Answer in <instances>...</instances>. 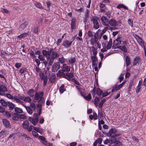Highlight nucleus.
I'll list each match as a JSON object with an SVG mask.
<instances>
[{"label":"nucleus","mask_w":146,"mask_h":146,"mask_svg":"<svg viewBox=\"0 0 146 146\" xmlns=\"http://www.w3.org/2000/svg\"><path fill=\"white\" fill-rule=\"evenodd\" d=\"M16 135V134L15 133H13L10 134L8 137V139H9L13 137V139H15V138Z\"/></svg>","instance_id":"48"},{"label":"nucleus","mask_w":146,"mask_h":146,"mask_svg":"<svg viewBox=\"0 0 146 146\" xmlns=\"http://www.w3.org/2000/svg\"><path fill=\"white\" fill-rule=\"evenodd\" d=\"M62 70H59L57 74V76L59 77H62L64 78L66 75H65V73Z\"/></svg>","instance_id":"16"},{"label":"nucleus","mask_w":146,"mask_h":146,"mask_svg":"<svg viewBox=\"0 0 146 146\" xmlns=\"http://www.w3.org/2000/svg\"><path fill=\"white\" fill-rule=\"evenodd\" d=\"M99 19V18L96 16H93L92 17L91 21L93 22V24L96 23H98V21Z\"/></svg>","instance_id":"24"},{"label":"nucleus","mask_w":146,"mask_h":146,"mask_svg":"<svg viewBox=\"0 0 146 146\" xmlns=\"http://www.w3.org/2000/svg\"><path fill=\"white\" fill-rule=\"evenodd\" d=\"M38 58L41 61H43L44 60V58L42 55L40 54L38 56Z\"/></svg>","instance_id":"54"},{"label":"nucleus","mask_w":146,"mask_h":146,"mask_svg":"<svg viewBox=\"0 0 146 146\" xmlns=\"http://www.w3.org/2000/svg\"><path fill=\"white\" fill-rule=\"evenodd\" d=\"M9 108L11 109H13L15 107V104H13L12 102H7V105Z\"/></svg>","instance_id":"28"},{"label":"nucleus","mask_w":146,"mask_h":146,"mask_svg":"<svg viewBox=\"0 0 146 146\" xmlns=\"http://www.w3.org/2000/svg\"><path fill=\"white\" fill-rule=\"evenodd\" d=\"M76 61V58L75 57H72L69 60V62L71 64L74 63Z\"/></svg>","instance_id":"42"},{"label":"nucleus","mask_w":146,"mask_h":146,"mask_svg":"<svg viewBox=\"0 0 146 146\" xmlns=\"http://www.w3.org/2000/svg\"><path fill=\"white\" fill-rule=\"evenodd\" d=\"M127 22L129 26H130L132 27H133V21L131 20V19H129L128 20Z\"/></svg>","instance_id":"49"},{"label":"nucleus","mask_w":146,"mask_h":146,"mask_svg":"<svg viewBox=\"0 0 146 146\" xmlns=\"http://www.w3.org/2000/svg\"><path fill=\"white\" fill-rule=\"evenodd\" d=\"M99 33L96 32L94 35V37H92L90 40V43L92 46H94L95 43L97 45L98 47L100 48L101 47V44L99 42Z\"/></svg>","instance_id":"1"},{"label":"nucleus","mask_w":146,"mask_h":146,"mask_svg":"<svg viewBox=\"0 0 146 146\" xmlns=\"http://www.w3.org/2000/svg\"><path fill=\"white\" fill-rule=\"evenodd\" d=\"M141 86H137L136 89V92L137 93H138L140 91L141 88Z\"/></svg>","instance_id":"60"},{"label":"nucleus","mask_w":146,"mask_h":146,"mask_svg":"<svg viewBox=\"0 0 146 146\" xmlns=\"http://www.w3.org/2000/svg\"><path fill=\"white\" fill-rule=\"evenodd\" d=\"M91 58L92 61V65L93 66H96L97 64V59L96 56H92Z\"/></svg>","instance_id":"15"},{"label":"nucleus","mask_w":146,"mask_h":146,"mask_svg":"<svg viewBox=\"0 0 146 146\" xmlns=\"http://www.w3.org/2000/svg\"><path fill=\"white\" fill-rule=\"evenodd\" d=\"M126 65L128 66L130 63V58L129 57L127 56L126 58Z\"/></svg>","instance_id":"43"},{"label":"nucleus","mask_w":146,"mask_h":146,"mask_svg":"<svg viewBox=\"0 0 146 146\" xmlns=\"http://www.w3.org/2000/svg\"><path fill=\"white\" fill-rule=\"evenodd\" d=\"M62 70L64 72H68L70 71V67L66 64H64L61 66Z\"/></svg>","instance_id":"10"},{"label":"nucleus","mask_w":146,"mask_h":146,"mask_svg":"<svg viewBox=\"0 0 146 146\" xmlns=\"http://www.w3.org/2000/svg\"><path fill=\"white\" fill-rule=\"evenodd\" d=\"M42 80H43L44 85V86H45L46 85L47 82V76H44V78H42Z\"/></svg>","instance_id":"46"},{"label":"nucleus","mask_w":146,"mask_h":146,"mask_svg":"<svg viewBox=\"0 0 146 146\" xmlns=\"http://www.w3.org/2000/svg\"><path fill=\"white\" fill-rule=\"evenodd\" d=\"M15 112L17 113H21L23 112L22 109L20 108H15Z\"/></svg>","instance_id":"35"},{"label":"nucleus","mask_w":146,"mask_h":146,"mask_svg":"<svg viewBox=\"0 0 146 146\" xmlns=\"http://www.w3.org/2000/svg\"><path fill=\"white\" fill-rule=\"evenodd\" d=\"M81 95L84 98L85 100L88 101L90 100L92 98L91 95L90 94H89L87 96H86L83 93V94Z\"/></svg>","instance_id":"23"},{"label":"nucleus","mask_w":146,"mask_h":146,"mask_svg":"<svg viewBox=\"0 0 146 146\" xmlns=\"http://www.w3.org/2000/svg\"><path fill=\"white\" fill-rule=\"evenodd\" d=\"M12 119L14 121H18L19 120V117L18 116L15 115L12 117Z\"/></svg>","instance_id":"52"},{"label":"nucleus","mask_w":146,"mask_h":146,"mask_svg":"<svg viewBox=\"0 0 146 146\" xmlns=\"http://www.w3.org/2000/svg\"><path fill=\"white\" fill-rule=\"evenodd\" d=\"M29 122L27 121H25L22 124V127L25 129H27L28 128L29 125Z\"/></svg>","instance_id":"19"},{"label":"nucleus","mask_w":146,"mask_h":146,"mask_svg":"<svg viewBox=\"0 0 146 146\" xmlns=\"http://www.w3.org/2000/svg\"><path fill=\"white\" fill-rule=\"evenodd\" d=\"M59 54L56 51H52L51 56V58L54 59L56 58L59 56Z\"/></svg>","instance_id":"22"},{"label":"nucleus","mask_w":146,"mask_h":146,"mask_svg":"<svg viewBox=\"0 0 146 146\" xmlns=\"http://www.w3.org/2000/svg\"><path fill=\"white\" fill-rule=\"evenodd\" d=\"M124 73H122L119 78V82H121L122 80H123L124 78L123 76L124 75Z\"/></svg>","instance_id":"58"},{"label":"nucleus","mask_w":146,"mask_h":146,"mask_svg":"<svg viewBox=\"0 0 146 146\" xmlns=\"http://www.w3.org/2000/svg\"><path fill=\"white\" fill-rule=\"evenodd\" d=\"M35 5L36 7L40 9H43L42 5L40 3H36L35 4Z\"/></svg>","instance_id":"45"},{"label":"nucleus","mask_w":146,"mask_h":146,"mask_svg":"<svg viewBox=\"0 0 146 146\" xmlns=\"http://www.w3.org/2000/svg\"><path fill=\"white\" fill-rule=\"evenodd\" d=\"M60 66L59 63L56 62L54 63L53 64L52 68V70L53 72H56L59 69Z\"/></svg>","instance_id":"6"},{"label":"nucleus","mask_w":146,"mask_h":146,"mask_svg":"<svg viewBox=\"0 0 146 146\" xmlns=\"http://www.w3.org/2000/svg\"><path fill=\"white\" fill-rule=\"evenodd\" d=\"M97 94L99 96L102 95L103 94V92L100 89L98 88L96 90Z\"/></svg>","instance_id":"39"},{"label":"nucleus","mask_w":146,"mask_h":146,"mask_svg":"<svg viewBox=\"0 0 146 146\" xmlns=\"http://www.w3.org/2000/svg\"><path fill=\"white\" fill-rule=\"evenodd\" d=\"M137 42H138L139 44L142 47H143L144 46V42L142 39L139 36H137L135 37Z\"/></svg>","instance_id":"11"},{"label":"nucleus","mask_w":146,"mask_h":146,"mask_svg":"<svg viewBox=\"0 0 146 146\" xmlns=\"http://www.w3.org/2000/svg\"><path fill=\"white\" fill-rule=\"evenodd\" d=\"M141 59L139 56L136 57L134 59L133 62V65L139 64V62H141Z\"/></svg>","instance_id":"12"},{"label":"nucleus","mask_w":146,"mask_h":146,"mask_svg":"<svg viewBox=\"0 0 146 146\" xmlns=\"http://www.w3.org/2000/svg\"><path fill=\"white\" fill-rule=\"evenodd\" d=\"M35 52L32 50H31L30 52V55L33 58H35L36 57L35 55Z\"/></svg>","instance_id":"51"},{"label":"nucleus","mask_w":146,"mask_h":146,"mask_svg":"<svg viewBox=\"0 0 146 146\" xmlns=\"http://www.w3.org/2000/svg\"><path fill=\"white\" fill-rule=\"evenodd\" d=\"M28 35L27 33H24L18 36L17 37L19 39H21L27 36Z\"/></svg>","instance_id":"29"},{"label":"nucleus","mask_w":146,"mask_h":146,"mask_svg":"<svg viewBox=\"0 0 146 146\" xmlns=\"http://www.w3.org/2000/svg\"><path fill=\"white\" fill-rule=\"evenodd\" d=\"M6 96L8 98L11 99H13V101H15L17 103H19L24 106L23 104V101H20L19 100V99H18L19 96L18 97L17 96H15L13 97L11 95L9 94H6Z\"/></svg>","instance_id":"2"},{"label":"nucleus","mask_w":146,"mask_h":146,"mask_svg":"<svg viewBox=\"0 0 146 146\" xmlns=\"http://www.w3.org/2000/svg\"><path fill=\"white\" fill-rule=\"evenodd\" d=\"M7 91V90L6 87L3 85H0V95H5V92Z\"/></svg>","instance_id":"7"},{"label":"nucleus","mask_w":146,"mask_h":146,"mask_svg":"<svg viewBox=\"0 0 146 146\" xmlns=\"http://www.w3.org/2000/svg\"><path fill=\"white\" fill-rule=\"evenodd\" d=\"M32 135L35 137H38V134L37 132L36 131H32Z\"/></svg>","instance_id":"56"},{"label":"nucleus","mask_w":146,"mask_h":146,"mask_svg":"<svg viewBox=\"0 0 146 146\" xmlns=\"http://www.w3.org/2000/svg\"><path fill=\"white\" fill-rule=\"evenodd\" d=\"M50 57H48L47 58V62H49V65H51L54 62V58H51L49 59Z\"/></svg>","instance_id":"30"},{"label":"nucleus","mask_w":146,"mask_h":146,"mask_svg":"<svg viewBox=\"0 0 146 146\" xmlns=\"http://www.w3.org/2000/svg\"><path fill=\"white\" fill-rule=\"evenodd\" d=\"M65 78L67 80H71V78L73 77V74L72 73L70 72L69 73H65Z\"/></svg>","instance_id":"17"},{"label":"nucleus","mask_w":146,"mask_h":146,"mask_svg":"<svg viewBox=\"0 0 146 146\" xmlns=\"http://www.w3.org/2000/svg\"><path fill=\"white\" fill-rule=\"evenodd\" d=\"M112 43V40L111 39H110L106 46L107 50H108L111 48V46Z\"/></svg>","instance_id":"34"},{"label":"nucleus","mask_w":146,"mask_h":146,"mask_svg":"<svg viewBox=\"0 0 146 146\" xmlns=\"http://www.w3.org/2000/svg\"><path fill=\"white\" fill-rule=\"evenodd\" d=\"M18 99H19L20 101L23 100L25 102L29 103H30L31 101V99L28 96L25 97L23 95H19Z\"/></svg>","instance_id":"4"},{"label":"nucleus","mask_w":146,"mask_h":146,"mask_svg":"<svg viewBox=\"0 0 146 146\" xmlns=\"http://www.w3.org/2000/svg\"><path fill=\"white\" fill-rule=\"evenodd\" d=\"M76 21L75 18H73L71 20V28L72 29H74L76 27Z\"/></svg>","instance_id":"20"},{"label":"nucleus","mask_w":146,"mask_h":146,"mask_svg":"<svg viewBox=\"0 0 146 146\" xmlns=\"http://www.w3.org/2000/svg\"><path fill=\"white\" fill-rule=\"evenodd\" d=\"M56 79V76L53 73L50 78V80L51 83H53L54 82Z\"/></svg>","instance_id":"26"},{"label":"nucleus","mask_w":146,"mask_h":146,"mask_svg":"<svg viewBox=\"0 0 146 146\" xmlns=\"http://www.w3.org/2000/svg\"><path fill=\"white\" fill-rule=\"evenodd\" d=\"M53 50V49L51 48L48 51H47V55H48L49 57H50Z\"/></svg>","instance_id":"53"},{"label":"nucleus","mask_w":146,"mask_h":146,"mask_svg":"<svg viewBox=\"0 0 146 146\" xmlns=\"http://www.w3.org/2000/svg\"><path fill=\"white\" fill-rule=\"evenodd\" d=\"M117 86L116 85H115V86H114L113 87V89L112 90H111V92H114L115 91H117L118 90H117Z\"/></svg>","instance_id":"62"},{"label":"nucleus","mask_w":146,"mask_h":146,"mask_svg":"<svg viewBox=\"0 0 146 146\" xmlns=\"http://www.w3.org/2000/svg\"><path fill=\"white\" fill-rule=\"evenodd\" d=\"M119 135V134H115L111 136V137L110 139V143H113L114 142H115L116 139L115 137L118 136Z\"/></svg>","instance_id":"18"},{"label":"nucleus","mask_w":146,"mask_h":146,"mask_svg":"<svg viewBox=\"0 0 146 146\" xmlns=\"http://www.w3.org/2000/svg\"><path fill=\"white\" fill-rule=\"evenodd\" d=\"M29 120L34 125H36L38 121L37 114L36 113H34L33 117H29Z\"/></svg>","instance_id":"3"},{"label":"nucleus","mask_w":146,"mask_h":146,"mask_svg":"<svg viewBox=\"0 0 146 146\" xmlns=\"http://www.w3.org/2000/svg\"><path fill=\"white\" fill-rule=\"evenodd\" d=\"M39 76H40V78L41 79H42V78H44V76H46L45 75H44V74H43V73H42V72H40L39 73Z\"/></svg>","instance_id":"59"},{"label":"nucleus","mask_w":146,"mask_h":146,"mask_svg":"<svg viewBox=\"0 0 146 146\" xmlns=\"http://www.w3.org/2000/svg\"><path fill=\"white\" fill-rule=\"evenodd\" d=\"M117 8L118 9H120L121 8H123L125 9H127V10L128 9V7L124 5L123 4H120L118 5L117 6Z\"/></svg>","instance_id":"37"},{"label":"nucleus","mask_w":146,"mask_h":146,"mask_svg":"<svg viewBox=\"0 0 146 146\" xmlns=\"http://www.w3.org/2000/svg\"><path fill=\"white\" fill-rule=\"evenodd\" d=\"M34 91L33 89H31L27 92V94L30 96L33 97L34 95Z\"/></svg>","instance_id":"25"},{"label":"nucleus","mask_w":146,"mask_h":146,"mask_svg":"<svg viewBox=\"0 0 146 146\" xmlns=\"http://www.w3.org/2000/svg\"><path fill=\"white\" fill-rule=\"evenodd\" d=\"M72 42V41L66 40L63 41L62 45L64 47L68 48L71 45Z\"/></svg>","instance_id":"8"},{"label":"nucleus","mask_w":146,"mask_h":146,"mask_svg":"<svg viewBox=\"0 0 146 146\" xmlns=\"http://www.w3.org/2000/svg\"><path fill=\"white\" fill-rule=\"evenodd\" d=\"M64 85H62L59 88V90L60 93H63V92L65 90V89L64 88Z\"/></svg>","instance_id":"33"},{"label":"nucleus","mask_w":146,"mask_h":146,"mask_svg":"<svg viewBox=\"0 0 146 146\" xmlns=\"http://www.w3.org/2000/svg\"><path fill=\"white\" fill-rule=\"evenodd\" d=\"M34 130L42 134L43 132V130L42 129L39 127H34Z\"/></svg>","instance_id":"27"},{"label":"nucleus","mask_w":146,"mask_h":146,"mask_svg":"<svg viewBox=\"0 0 146 146\" xmlns=\"http://www.w3.org/2000/svg\"><path fill=\"white\" fill-rule=\"evenodd\" d=\"M26 107V109L27 110V112L30 114H31L33 113V110L31 109V108L28 107H26Z\"/></svg>","instance_id":"38"},{"label":"nucleus","mask_w":146,"mask_h":146,"mask_svg":"<svg viewBox=\"0 0 146 146\" xmlns=\"http://www.w3.org/2000/svg\"><path fill=\"white\" fill-rule=\"evenodd\" d=\"M43 93L42 92H36L35 95V98L36 100L41 99L43 96Z\"/></svg>","instance_id":"9"},{"label":"nucleus","mask_w":146,"mask_h":146,"mask_svg":"<svg viewBox=\"0 0 146 146\" xmlns=\"http://www.w3.org/2000/svg\"><path fill=\"white\" fill-rule=\"evenodd\" d=\"M90 11L89 10L87 9L86 10V12L85 13V19H87L88 18L89 16V13H90Z\"/></svg>","instance_id":"41"},{"label":"nucleus","mask_w":146,"mask_h":146,"mask_svg":"<svg viewBox=\"0 0 146 146\" xmlns=\"http://www.w3.org/2000/svg\"><path fill=\"white\" fill-rule=\"evenodd\" d=\"M92 48L93 49L92 51H93V54L94 55V56H96V55L97 54V52H96V51H95V50H96V48L94 46H93L92 47Z\"/></svg>","instance_id":"61"},{"label":"nucleus","mask_w":146,"mask_h":146,"mask_svg":"<svg viewBox=\"0 0 146 146\" xmlns=\"http://www.w3.org/2000/svg\"><path fill=\"white\" fill-rule=\"evenodd\" d=\"M99 101L100 99L96 97L95 98L94 100V104L96 106H98Z\"/></svg>","instance_id":"36"},{"label":"nucleus","mask_w":146,"mask_h":146,"mask_svg":"<svg viewBox=\"0 0 146 146\" xmlns=\"http://www.w3.org/2000/svg\"><path fill=\"white\" fill-rule=\"evenodd\" d=\"M35 127L33 126L32 125H30L29 127H28V128H27V129L28 131H31L33 129L34 130V127Z\"/></svg>","instance_id":"55"},{"label":"nucleus","mask_w":146,"mask_h":146,"mask_svg":"<svg viewBox=\"0 0 146 146\" xmlns=\"http://www.w3.org/2000/svg\"><path fill=\"white\" fill-rule=\"evenodd\" d=\"M106 101V99H104L100 103L99 105V106L100 108H102L103 104Z\"/></svg>","instance_id":"47"},{"label":"nucleus","mask_w":146,"mask_h":146,"mask_svg":"<svg viewBox=\"0 0 146 146\" xmlns=\"http://www.w3.org/2000/svg\"><path fill=\"white\" fill-rule=\"evenodd\" d=\"M101 20L102 23V24L104 26H108L109 25V21L108 19L106 17L102 16Z\"/></svg>","instance_id":"5"},{"label":"nucleus","mask_w":146,"mask_h":146,"mask_svg":"<svg viewBox=\"0 0 146 146\" xmlns=\"http://www.w3.org/2000/svg\"><path fill=\"white\" fill-rule=\"evenodd\" d=\"M42 52L44 56H47V51L46 50H42Z\"/></svg>","instance_id":"64"},{"label":"nucleus","mask_w":146,"mask_h":146,"mask_svg":"<svg viewBox=\"0 0 146 146\" xmlns=\"http://www.w3.org/2000/svg\"><path fill=\"white\" fill-rule=\"evenodd\" d=\"M117 132V130L116 129H111L109 133L108 134V135H110V136H111L113 134Z\"/></svg>","instance_id":"32"},{"label":"nucleus","mask_w":146,"mask_h":146,"mask_svg":"<svg viewBox=\"0 0 146 146\" xmlns=\"http://www.w3.org/2000/svg\"><path fill=\"white\" fill-rule=\"evenodd\" d=\"M75 86L77 89L78 90V92L80 93L81 95L83 94V93L81 91L82 88H80L79 86H78L75 85Z\"/></svg>","instance_id":"44"},{"label":"nucleus","mask_w":146,"mask_h":146,"mask_svg":"<svg viewBox=\"0 0 146 146\" xmlns=\"http://www.w3.org/2000/svg\"><path fill=\"white\" fill-rule=\"evenodd\" d=\"M118 48L125 52H126L127 51L126 48L125 46H119Z\"/></svg>","instance_id":"31"},{"label":"nucleus","mask_w":146,"mask_h":146,"mask_svg":"<svg viewBox=\"0 0 146 146\" xmlns=\"http://www.w3.org/2000/svg\"><path fill=\"white\" fill-rule=\"evenodd\" d=\"M28 23L27 22H25L22 24L19 28V30L21 31L23 30L28 25Z\"/></svg>","instance_id":"14"},{"label":"nucleus","mask_w":146,"mask_h":146,"mask_svg":"<svg viewBox=\"0 0 146 146\" xmlns=\"http://www.w3.org/2000/svg\"><path fill=\"white\" fill-rule=\"evenodd\" d=\"M3 122L4 125L7 127H9L10 126L9 122L6 119H3L2 120Z\"/></svg>","instance_id":"21"},{"label":"nucleus","mask_w":146,"mask_h":146,"mask_svg":"<svg viewBox=\"0 0 146 146\" xmlns=\"http://www.w3.org/2000/svg\"><path fill=\"white\" fill-rule=\"evenodd\" d=\"M114 144L115 146H121V143L118 141H117L114 142Z\"/></svg>","instance_id":"50"},{"label":"nucleus","mask_w":146,"mask_h":146,"mask_svg":"<svg viewBox=\"0 0 146 146\" xmlns=\"http://www.w3.org/2000/svg\"><path fill=\"white\" fill-rule=\"evenodd\" d=\"M0 103H1V105L4 106H7V102H5V101L3 100H0Z\"/></svg>","instance_id":"40"},{"label":"nucleus","mask_w":146,"mask_h":146,"mask_svg":"<svg viewBox=\"0 0 146 146\" xmlns=\"http://www.w3.org/2000/svg\"><path fill=\"white\" fill-rule=\"evenodd\" d=\"M94 27L96 29H98L99 27V23H96L94 24Z\"/></svg>","instance_id":"57"},{"label":"nucleus","mask_w":146,"mask_h":146,"mask_svg":"<svg viewBox=\"0 0 146 146\" xmlns=\"http://www.w3.org/2000/svg\"><path fill=\"white\" fill-rule=\"evenodd\" d=\"M108 24L111 26H115L117 25L118 23L116 20L113 19H111L109 21Z\"/></svg>","instance_id":"13"},{"label":"nucleus","mask_w":146,"mask_h":146,"mask_svg":"<svg viewBox=\"0 0 146 146\" xmlns=\"http://www.w3.org/2000/svg\"><path fill=\"white\" fill-rule=\"evenodd\" d=\"M60 62L61 63H63L65 61V59L64 58H59V59Z\"/></svg>","instance_id":"63"}]
</instances>
